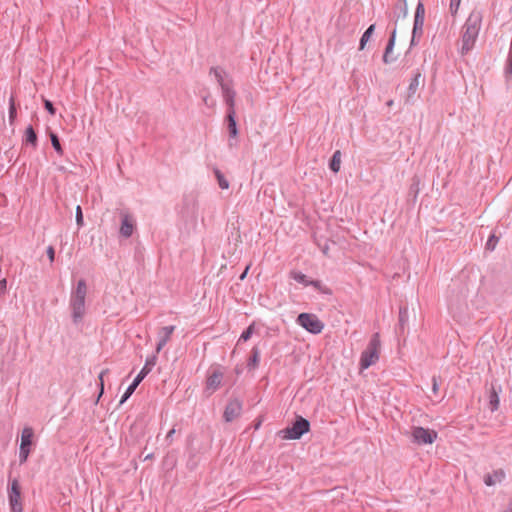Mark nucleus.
I'll return each mask as SVG.
<instances>
[{
	"mask_svg": "<svg viewBox=\"0 0 512 512\" xmlns=\"http://www.w3.org/2000/svg\"><path fill=\"white\" fill-rule=\"evenodd\" d=\"M87 294V284L84 279L77 282L76 287L71 292L70 308L72 310V321L78 324L85 315V298Z\"/></svg>",
	"mask_w": 512,
	"mask_h": 512,
	"instance_id": "1",
	"label": "nucleus"
},
{
	"mask_svg": "<svg viewBox=\"0 0 512 512\" xmlns=\"http://www.w3.org/2000/svg\"><path fill=\"white\" fill-rule=\"evenodd\" d=\"M480 29V18L471 14L463 26L462 46L460 52L462 55L467 54L474 46Z\"/></svg>",
	"mask_w": 512,
	"mask_h": 512,
	"instance_id": "2",
	"label": "nucleus"
},
{
	"mask_svg": "<svg viewBox=\"0 0 512 512\" xmlns=\"http://www.w3.org/2000/svg\"><path fill=\"white\" fill-rule=\"evenodd\" d=\"M380 348V335L376 332L372 335L366 349L361 353L359 363L361 370L368 369L379 360Z\"/></svg>",
	"mask_w": 512,
	"mask_h": 512,
	"instance_id": "3",
	"label": "nucleus"
},
{
	"mask_svg": "<svg viewBox=\"0 0 512 512\" xmlns=\"http://www.w3.org/2000/svg\"><path fill=\"white\" fill-rule=\"evenodd\" d=\"M309 430L310 422L306 418L297 415L291 425L281 430L280 433L283 439L298 440Z\"/></svg>",
	"mask_w": 512,
	"mask_h": 512,
	"instance_id": "4",
	"label": "nucleus"
},
{
	"mask_svg": "<svg viewBox=\"0 0 512 512\" xmlns=\"http://www.w3.org/2000/svg\"><path fill=\"white\" fill-rule=\"evenodd\" d=\"M157 361V356L153 355L151 357H148L146 359L145 365L141 369V371L138 373V375L134 378L132 383L128 386L124 394L122 395L120 399V404L125 403L130 396L134 393L138 385L143 381V379L151 372L152 368L155 366Z\"/></svg>",
	"mask_w": 512,
	"mask_h": 512,
	"instance_id": "5",
	"label": "nucleus"
},
{
	"mask_svg": "<svg viewBox=\"0 0 512 512\" xmlns=\"http://www.w3.org/2000/svg\"><path fill=\"white\" fill-rule=\"evenodd\" d=\"M7 491L11 512H23L21 485L17 478L9 480Z\"/></svg>",
	"mask_w": 512,
	"mask_h": 512,
	"instance_id": "6",
	"label": "nucleus"
},
{
	"mask_svg": "<svg viewBox=\"0 0 512 512\" xmlns=\"http://www.w3.org/2000/svg\"><path fill=\"white\" fill-rule=\"evenodd\" d=\"M296 322L312 334H320L324 329V323L315 314L300 313Z\"/></svg>",
	"mask_w": 512,
	"mask_h": 512,
	"instance_id": "7",
	"label": "nucleus"
},
{
	"mask_svg": "<svg viewBox=\"0 0 512 512\" xmlns=\"http://www.w3.org/2000/svg\"><path fill=\"white\" fill-rule=\"evenodd\" d=\"M34 430L32 427H24L21 434V442L19 447V461L20 464H24L31 452V448L34 445Z\"/></svg>",
	"mask_w": 512,
	"mask_h": 512,
	"instance_id": "8",
	"label": "nucleus"
},
{
	"mask_svg": "<svg viewBox=\"0 0 512 512\" xmlns=\"http://www.w3.org/2000/svg\"><path fill=\"white\" fill-rule=\"evenodd\" d=\"M224 373L221 368L218 366L213 368L206 379L204 394L206 397L211 396L214 392H216L222 383Z\"/></svg>",
	"mask_w": 512,
	"mask_h": 512,
	"instance_id": "9",
	"label": "nucleus"
},
{
	"mask_svg": "<svg viewBox=\"0 0 512 512\" xmlns=\"http://www.w3.org/2000/svg\"><path fill=\"white\" fill-rule=\"evenodd\" d=\"M438 433L435 430L415 426L412 429L413 442L418 445L432 444L437 439Z\"/></svg>",
	"mask_w": 512,
	"mask_h": 512,
	"instance_id": "10",
	"label": "nucleus"
},
{
	"mask_svg": "<svg viewBox=\"0 0 512 512\" xmlns=\"http://www.w3.org/2000/svg\"><path fill=\"white\" fill-rule=\"evenodd\" d=\"M224 121L229 135V147L237 146L239 130L236 121V112H226Z\"/></svg>",
	"mask_w": 512,
	"mask_h": 512,
	"instance_id": "11",
	"label": "nucleus"
},
{
	"mask_svg": "<svg viewBox=\"0 0 512 512\" xmlns=\"http://www.w3.org/2000/svg\"><path fill=\"white\" fill-rule=\"evenodd\" d=\"M242 411V402L238 398H234L228 401L223 418L225 422H232L238 418Z\"/></svg>",
	"mask_w": 512,
	"mask_h": 512,
	"instance_id": "12",
	"label": "nucleus"
},
{
	"mask_svg": "<svg viewBox=\"0 0 512 512\" xmlns=\"http://www.w3.org/2000/svg\"><path fill=\"white\" fill-rule=\"evenodd\" d=\"M221 91H222V96H223L224 102L226 104V112H236V109H235L236 92L233 89V85H231L229 87L223 85V89Z\"/></svg>",
	"mask_w": 512,
	"mask_h": 512,
	"instance_id": "13",
	"label": "nucleus"
},
{
	"mask_svg": "<svg viewBox=\"0 0 512 512\" xmlns=\"http://www.w3.org/2000/svg\"><path fill=\"white\" fill-rule=\"evenodd\" d=\"M175 330V326L173 325H170V326H165V327H162L158 333V336H159V341L156 345V353H159L163 347L167 344V342L170 340V337L172 335V333L174 332Z\"/></svg>",
	"mask_w": 512,
	"mask_h": 512,
	"instance_id": "14",
	"label": "nucleus"
},
{
	"mask_svg": "<svg viewBox=\"0 0 512 512\" xmlns=\"http://www.w3.org/2000/svg\"><path fill=\"white\" fill-rule=\"evenodd\" d=\"M210 74H214L216 81L218 82L221 90L223 89V85L231 86L233 85V80L226 74V72L220 67H211Z\"/></svg>",
	"mask_w": 512,
	"mask_h": 512,
	"instance_id": "15",
	"label": "nucleus"
},
{
	"mask_svg": "<svg viewBox=\"0 0 512 512\" xmlns=\"http://www.w3.org/2000/svg\"><path fill=\"white\" fill-rule=\"evenodd\" d=\"M505 472L503 469H497V470H494L492 474L488 473L484 476V483L487 485V486H493L495 485L497 482H502L504 479H505Z\"/></svg>",
	"mask_w": 512,
	"mask_h": 512,
	"instance_id": "16",
	"label": "nucleus"
},
{
	"mask_svg": "<svg viewBox=\"0 0 512 512\" xmlns=\"http://www.w3.org/2000/svg\"><path fill=\"white\" fill-rule=\"evenodd\" d=\"M395 39H396V27L391 32L390 38L388 40V43L386 45L384 54H383V62L385 64H389L395 60V58L390 57V54L393 51L394 45H395Z\"/></svg>",
	"mask_w": 512,
	"mask_h": 512,
	"instance_id": "17",
	"label": "nucleus"
},
{
	"mask_svg": "<svg viewBox=\"0 0 512 512\" xmlns=\"http://www.w3.org/2000/svg\"><path fill=\"white\" fill-rule=\"evenodd\" d=\"M420 83H424V78L422 77L421 72L417 71L409 84L407 101H409L414 96Z\"/></svg>",
	"mask_w": 512,
	"mask_h": 512,
	"instance_id": "18",
	"label": "nucleus"
},
{
	"mask_svg": "<svg viewBox=\"0 0 512 512\" xmlns=\"http://www.w3.org/2000/svg\"><path fill=\"white\" fill-rule=\"evenodd\" d=\"M23 143L26 145H31L33 148L37 147L38 136L32 125L26 127Z\"/></svg>",
	"mask_w": 512,
	"mask_h": 512,
	"instance_id": "19",
	"label": "nucleus"
},
{
	"mask_svg": "<svg viewBox=\"0 0 512 512\" xmlns=\"http://www.w3.org/2000/svg\"><path fill=\"white\" fill-rule=\"evenodd\" d=\"M134 225L128 215H124L121 221L120 234L125 238H129L133 233Z\"/></svg>",
	"mask_w": 512,
	"mask_h": 512,
	"instance_id": "20",
	"label": "nucleus"
},
{
	"mask_svg": "<svg viewBox=\"0 0 512 512\" xmlns=\"http://www.w3.org/2000/svg\"><path fill=\"white\" fill-rule=\"evenodd\" d=\"M408 317V308L406 306H401L399 308L398 327L396 329L397 333H404L405 326L408 322Z\"/></svg>",
	"mask_w": 512,
	"mask_h": 512,
	"instance_id": "21",
	"label": "nucleus"
},
{
	"mask_svg": "<svg viewBox=\"0 0 512 512\" xmlns=\"http://www.w3.org/2000/svg\"><path fill=\"white\" fill-rule=\"evenodd\" d=\"M260 362V350L257 346H254L250 352V356L247 362V367L250 370H254L259 366Z\"/></svg>",
	"mask_w": 512,
	"mask_h": 512,
	"instance_id": "22",
	"label": "nucleus"
},
{
	"mask_svg": "<svg viewBox=\"0 0 512 512\" xmlns=\"http://www.w3.org/2000/svg\"><path fill=\"white\" fill-rule=\"evenodd\" d=\"M423 26L424 22L414 21L410 46L416 45L418 40L423 35Z\"/></svg>",
	"mask_w": 512,
	"mask_h": 512,
	"instance_id": "23",
	"label": "nucleus"
},
{
	"mask_svg": "<svg viewBox=\"0 0 512 512\" xmlns=\"http://www.w3.org/2000/svg\"><path fill=\"white\" fill-rule=\"evenodd\" d=\"M341 165V151L336 150L329 160V168L332 172L337 173L340 170Z\"/></svg>",
	"mask_w": 512,
	"mask_h": 512,
	"instance_id": "24",
	"label": "nucleus"
},
{
	"mask_svg": "<svg viewBox=\"0 0 512 512\" xmlns=\"http://www.w3.org/2000/svg\"><path fill=\"white\" fill-rule=\"evenodd\" d=\"M375 31V24H371L362 34L359 42V50H363Z\"/></svg>",
	"mask_w": 512,
	"mask_h": 512,
	"instance_id": "25",
	"label": "nucleus"
},
{
	"mask_svg": "<svg viewBox=\"0 0 512 512\" xmlns=\"http://www.w3.org/2000/svg\"><path fill=\"white\" fill-rule=\"evenodd\" d=\"M290 278H292L293 280H295L296 282H298L304 286H309L310 281H311L308 279V277L305 274H303L300 271H291Z\"/></svg>",
	"mask_w": 512,
	"mask_h": 512,
	"instance_id": "26",
	"label": "nucleus"
},
{
	"mask_svg": "<svg viewBox=\"0 0 512 512\" xmlns=\"http://www.w3.org/2000/svg\"><path fill=\"white\" fill-rule=\"evenodd\" d=\"M309 286H313L317 291H319L322 294H332V290L329 287L323 285V283L320 280H311Z\"/></svg>",
	"mask_w": 512,
	"mask_h": 512,
	"instance_id": "27",
	"label": "nucleus"
},
{
	"mask_svg": "<svg viewBox=\"0 0 512 512\" xmlns=\"http://www.w3.org/2000/svg\"><path fill=\"white\" fill-rule=\"evenodd\" d=\"M49 136H50L51 144H52L54 150L59 155H63V148L61 146L60 139H59L58 135L54 132H50Z\"/></svg>",
	"mask_w": 512,
	"mask_h": 512,
	"instance_id": "28",
	"label": "nucleus"
},
{
	"mask_svg": "<svg viewBox=\"0 0 512 512\" xmlns=\"http://www.w3.org/2000/svg\"><path fill=\"white\" fill-rule=\"evenodd\" d=\"M504 74L507 80L512 79V45L510 48V51L507 56L505 68H504Z\"/></svg>",
	"mask_w": 512,
	"mask_h": 512,
	"instance_id": "29",
	"label": "nucleus"
},
{
	"mask_svg": "<svg viewBox=\"0 0 512 512\" xmlns=\"http://www.w3.org/2000/svg\"><path fill=\"white\" fill-rule=\"evenodd\" d=\"M425 19V7L424 4L419 1L414 14V21L424 22Z\"/></svg>",
	"mask_w": 512,
	"mask_h": 512,
	"instance_id": "30",
	"label": "nucleus"
},
{
	"mask_svg": "<svg viewBox=\"0 0 512 512\" xmlns=\"http://www.w3.org/2000/svg\"><path fill=\"white\" fill-rule=\"evenodd\" d=\"M489 406L491 411H496L499 407V396L494 388H492L489 395Z\"/></svg>",
	"mask_w": 512,
	"mask_h": 512,
	"instance_id": "31",
	"label": "nucleus"
},
{
	"mask_svg": "<svg viewBox=\"0 0 512 512\" xmlns=\"http://www.w3.org/2000/svg\"><path fill=\"white\" fill-rule=\"evenodd\" d=\"M215 176L217 178V181H218V185L221 189H228L229 188V182L228 180L224 177V175L221 173L220 170L218 169H215Z\"/></svg>",
	"mask_w": 512,
	"mask_h": 512,
	"instance_id": "32",
	"label": "nucleus"
},
{
	"mask_svg": "<svg viewBox=\"0 0 512 512\" xmlns=\"http://www.w3.org/2000/svg\"><path fill=\"white\" fill-rule=\"evenodd\" d=\"M254 329H255V324L252 323L250 324L241 334L240 338H239V341H248L253 333H254Z\"/></svg>",
	"mask_w": 512,
	"mask_h": 512,
	"instance_id": "33",
	"label": "nucleus"
},
{
	"mask_svg": "<svg viewBox=\"0 0 512 512\" xmlns=\"http://www.w3.org/2000/svg\"><path fill=\"white\" fill-rule=\"evenodd\" d=\"M498 241H499V238L495 234L490 235L486 242L485 249L488 251H493L495 249Z\"/></svg>",
	"mask_w": 512,
	"mask_h": 512,
	"instance_id": "34",
	"label": "nucleus"
},
{
	"mask_svg": "<svg viewBox=\"0 0 512 512\" xmlns=\"http://www.w3.org/2000/svg\"><path fill=\"white\" fill-rule=\"evenodd\" d=\"M16 116H17V110H16L14 98L11 97L9 100V119H10V121L13 122L14 119L16 118Z\"/></svg>",
	"mask_w": 512,
	"mask_h": 512,
	"instance_id": "35",
	"label": "nucleus"
},
{
	"mask_svg": "<svg viewBox=\"0 0 512 512\" xmlns=\"http://www.w3.org/2000/svg\"><path fill=\"white\" fill-rule=\"evenodd\" d=\"M441 383V377L434 375L432 377V393L437 395L439 392V384Z\"/></svg>",
	"mask_w": 512,
	"mask_h": 512,
	"instance_id": "36",
	"label": "nucleus"
},
{
	"mask_svg": "<svg viewBox=\"0 0 512 512\" xmlns=\"http://www.w3.org/2000/svg\"><path fill=\"white\" fill-rule=\"evenodd\" d=\"M418 192H419V179H418V177L414 176L412 179V184L410 186V193H414V197H416Z\"/></svg>",
	"mask_w": 512,
	"mask_h": 512,
	"instance_id": "37",
	"label": "nucleus"
},
{
	"mask_svg": "<svg viewBox=\"0 0 512 512\" xmlns=\"http://www.w3.org/2000/svg\"><path fill=\"white\" fill-rule=\"evenodd\" d=\"M44 108L48 111L49 114H56V109L50 100L44 99Z\"/></svg>",
	"mask_w": 512,
	"mask_h": 512,
	"instance_id": "38",
	"label": "nucleus"
},
{
	"mask_svg": "<svg viewBox=\"0 0 512 512\" xmlns=\"http://www.w3.org/2000/svg\"><path fill=\"white\" fill-rule=\"evenodd\" d=\"M460 3L461 0H450V11L452 15L457 13Z\"/></svg>",
	"mask_w": 512,
	"mask_h": 512,
	"instance_id": "39",
	"label": "nucleus"
},
{
	"mask_svg": "<svg viewBox=\"0 0 512 512\" xmlns=\"http://www.w3.org/2000/svg\"><path fill=\"white\" fill-rule=\"evenodd\" d=\"M76 222L78 226L83 225V213L80 206H77L76 208Z\"/></svg>",
	"mask_w": 512,
	"mask_h": 512,
	"instance_id": "40",
	"label": "nucleus"
},
{
	"mask_svg": "<svg viewBox=\"0 0 512 512\" xmlns=\"http://www.w3.org/2000/svg\"><path fill=\"white\" fill-rule=\"evenodd\" d=\"M107 372V370H103L100 374H99V386H100V392H99V396H98V399L101 397V395L103 394L104 392V380H103V376L104 374Z\"/></svg>",
	"mask_w": 512,
	"mask_h": 512,
	"instance_id": "41",
	"label": "nucleus"
},
{
	"mask_svg": "<svg viewBox=\"0 0 512 512\" xmlns=\"http://www.w3.org/2000/svg\"><path fill=\"white\" fill-rule=\"evenodd\" d=\"M46 253H47V256L50 260V262L52 263L55 259V249L53 246H48L47 250H46Z\"/></svg>",
	"mask_w": 512,
	"mask_h": 512,
	"instance_id": "42",
	"label": "nucleus"
},
{
	"mask_svg": "<svg viewBox=\"0 0 512 512\" xmlns=\"http://www.w3.org/2000/svg\"><path fill=\"white\" fill-rule=\"evenodd\" d=\"M7 288V281L5 278L0 279V294H4Z\"/></svg>",
	"mask_w": 512,
	"mask_h": 512,
	"instance_id": "43",
	"label": "nucleus"
},
{
	"mask_svg": "<svg viewBox=\"0 0 512 512\" xmlns=\"http://www.w3.org/2000/svg\"><path fill=\"white\" fill-rule=\"evenodd\" d=\"M318 246L320 247L321 251L323 252L324 255H328V251H329V245L328 243L326 242L323 246H321L319 243H318Z\"/></svg>",
	"mask_w": 512,
	"mask_h": 512,
	"instance_id": "44",
	"label": "nucleus"
},
{
	"mask_svg": "<svg viewBox=\"0 0 512 512\" xmlns=\"http://www.w3.org/2000/svg\"><path fill=\"white\" fill-rule=\"evenodd\" d=\"M174 433H175V429H174V428H172V429L167 433V435H166V440H167V441H169V442H171V441H172V437H173Z\"/></svg>",
	"mask_w": 512,
	"mask_h": 512,
	"instance_id": "45",
	"label": "nucleus"
},
{
	"mask_svg": "<svg viewBox=\"0 0 512 512\" xmlns=\"http://www.w3.org/2000/svg\"><path fill=\"white\" fill-rule=\"evenodd\" d=\"M248 269H249V267L247 266L246 269L243 271V273L240 275V277H239L240 280H244V278L247 275Z\"/></svg>",
	"mask_w": 512,
	"mask_h": 512,
	"instance_id": "46",
	"label": "nucleus"
},
{
	"mask_svg": "<svg viewBox=\"0 0 512 512\" xmlns=\"http://www.w3.org/2000/svg\"><path fill=\"white\" fill-rule=\"evenodd\" d=\"M208 101H209V97H208V96L203 97V102H204V103H205V105H207V106H209V105H210Z\"/></svg>",
	"mask_w": 512,
	"mask_h": 512,
	"instance_id": "47",
	"label": "nucleus"
},
{
	"mask_svg": "<svg viewBox=\"0 0 512 512\" xmlns=\"http://www.w3.org/2000/svg\"><path fill=\"white\" fill-rule=\"evenodd\" d=\"M401 14H403V17L407 15V8L404 7L403 11H401Z\"/></svg>",
	"mask_w": 512,
	"mask_h": 512,
	"instance_id": "48",
	"label": "nucleus"
},
{
	"mask_svg": "<svg viewBox=\"0 0 512 512\" xmlns=\"http://www.w3.org/2000/svg\"><path fill=\"white\" fill-rule=\"evenodd\" d=\"M401 14H403V17L407 15V8L404 7L403 11H401Z\"/></svg>",
	"mask_w": 512,
	"mask_h": 512,
	"instance_id": "49",
	"label": "nucleus"
},
{
	"mask_svg": "<svg viewBox=\"0 0 512 512\" xmlns=\"http://www.w3.org/2000/svg\"><path fill=\"white\" fill-rule=\"evenodd\" d=\"M153 454H148L145 456V460L152 458Z\"/></svg>",
	"mask_w": 512,
	"mask_h": 512,
	"instance_id": "50",
	"label": "nucleus"
},
{
	"mask_svg": "<svg viewBox=\"0 0 512 512\" xmlns=\"http://www.w3.org/2000/svg\"><path fill=\"white\" fill-rule=\"evenodd\" d=\"M506 512H512V502L510 503V508Z\"/></svg>",
	"mask_w": 512,
	"mask_h": 512,
	"instance_id": "51",
	"label": "nucleus"
}]
</instances>
